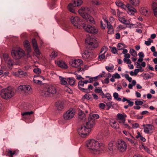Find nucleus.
<instances>
[{"label":"nucleus","mask_w":157,"mask_h":157,"mask_svg":"<svg viewBox=\"0 0 157 157\" xmlns=\"http://www.w3.org/2000/svg\"><path fill=\"white\" fill-rule=\"evenodd\" d=\"M86 146L88 149L91 151V152L94 154H98L102 151L104 148L102 143H100L98 141L92 139L87 141Z\"/></svg>","instance_id":"obj_1"},{"label":"nucleus","mask_w":157,"mask_h":157,"mask_svg":"<svg viewBox=\"0 0 157 157\" xmlns=\"http://www.w3.org/2000/svg\"><path fill=\"white\" fill-rule=\"evenodd\" d=\"M14 94V90L12 87H8L1 90L0 95L3 98L8 100L12 98Z\"/></svg>","instance_id":"obj_2"},{"label":"nucleus","mask_w":157,"mask_h":157,"mask_svg":"<svg viewBox=\"0 0 157 157\" xmlns=\"http://www.w3.org/2000/svg\"><path fill=\"white\" fill-rule=\"evenodd\" d=\"M56 86L53 85L48 86L46 88L42 91V94L45 97L51 96L56 94L57 93Z\"/></svg>","instance_id":"obj_3"},{"label":"nucleus","mask_w":157,"mask_h":157,"mask_svg":"<svg viewBox=\"0 0 157 157\" xmlns=\"http://www.w3.org/2000/svg\"><path fill=\"white\" fill-rule=\"evenodd\" d=\"M11 53L12 57L15 59H19L25 55L24 51L19 48L13 49Z\"/></svg>","instance_id":"obj_4"},{"label":"nucleus","mask_w":157,"mask_h":157,"mask_svg":"<svg viewBox=\"0 0 157 157\" xmlns=\"http://www.w3.org/2000/svg\"><path fill=\"white\" fill-rule=\"evenodd\" d=\"M85 41L86 43L90 46L92 48H95L98 46V44L94 36H87Z\"/></svg>","instance_id":"obj_5"},{"label":"nucleus","mask_w":157,"mask_h":157,"mask_svg":"<svg viewBox=\"0 0 157 157\" xmlns=\"http://www.w3.org/2000/svg\"><path fill=\"white\" fill-rule=\"evenodd\" d=\"M18 90L21 93L26 95L31 94L32 92L31 88L29 85H21L18 87Z\"/></svg>","instance_id":"obj_6"},{"label":"nucleus","mask_w":157,"mask_h":157,"mask_svg":"<svg viewBox=\"0 0 157 157\" xmlns=\"http://www.w3.org/2000/svg\"><path fill=\"white\" fill-rule=\"evenodd\" d=\"M91 129L87 127L86 125L82 126L78 129V132L79 135L82 137H85L88 135L90 132Z\"/></svg>","instance_id":"obj_7"},{"label":"nucleus","mask_w":157,"mask_h":157,"mask_svg":"<svg viewBox=\"0 0 157 157\" xmlns=\"http://www.w3.org/2000/svg\"><path fill=\"white\" fill-rule=\"evenodd\" d=\"M83 28L86 32L93 34H96L98 32V30L94 26L90 25H86L84 23L82 24L81 29Z\"/></svg>","instance_id":"obj_8"},{"label":"nucleus","mask_w":157,"mask_h":157,"mask_svg":"<svg viewBox=\"0 0 157 157\" xmlns=\"http://www.w3.org/2000/svg\"><path fill=\"white\" fill-rule=\"evenodd\" d=\"M71 21L73 25L78 29H81L82 23L79 18L76 16H72L71 18Z\"/></svg>","instance_id":"obj_9"},{"label":"nucleus","mask_w":157,"mask_h":157,"mask_svg":"<svg viewBox=\"0 0 157 157\" xmlns=\"http://www.w3.org/2000/svg\"><path fill=\"white\" fill-rule=\"evenodd\" d=\"M116 146L118 150L121 152L125 151L127 148V144L123 140L118 141L116 144Z\"/></svg>","instance_id":"obj_10"},{"label":"nucleus","mask_w":157,"mask_h":157,"mask_svg":"<svg viewBox=\"0 0 157 157\" xmlns=\"http://www.w3.org/2000/svg\"><path fill=\"white\" fill-rule=\"evenodd\" d=\"M89 11L90 9L87 7H82L78 11L79 13L83 18L86 17H87L89 16Z\"/></svg>","instance_id":"obj_11"},{"label":"nucleus","mask_w":157,"mask_h":157,"mask_svg":"<svg viewBox=\"0 0 157 157\" xmlns=\"http://www.w3.org/2000/svg\"><path fill=\"white\" fill-rule=\"evenodd\" d=\"M75 111L74 109H69L63 115L64 119L67 120L71 119L74 117Z\"/></svg>","instance_id":"obj_12"},{"label":"nucleus","mask_w":157,"mask_h":157,"mask_svg":"<svg viewBox=\"0 0 157 157\" xmlns=\"http://www.w3.org/2000/svg\"><path fill=\"white\" fill-rule=\"evenodd\" d=\"M4 59L9 67H12L14 64V61L10 57L8 54L4 53L3 54Z\"/></svg>","instance_id":"obj_13"},{"label":"nucleus","mask_w":157,"mask_h":157,"mask_svg":"<svg viewBox=\"0 0 157 157\" xmlns=\"http://www.w3.org/2000/svg\"><path fill=\"white\" fill-rule=\"evenodd\" d=\"M121 7L124 10H125L126 8H127L128 10L127 12L129 14H132V12L136 13L137 12L136 10L130 4L128 3L126 5H125L123 3V5Z\"/></svg>","instance_id":"obj_14"},{"label":"nucleus","mask_w":157,"mask_h":157,"mask_svg":"<svg viewBox=\"0 0 157 157\" xmlns=\"http://www.w3.org/2000/svg\"><path fill=\"white\" fill-rule=\"evenodd\" d=\"M82 56L85 59H91L95 58V55L92 52L85 51L84 53L82 54Z\"/></svg>","instance_id":"obj_15"},{"label":"nucleus","mask_w":157,"mask_h":157,"mask_svg":"<svg viewBox=\"0 0 157 157\" xmlns=\"http://www.w3.org/2000/svg\"><path fill=\"white\" fill-rule=\"evenodd\" d=\"M96 121V119H92L91 117H89L88 121L86 123V126L91 129V128L94 126Z\"/></svg>","instance_id":"obj_16"},{"label":"nucleus","mask_w":157,"mask_h":157,"mask_svg":"<svg viewBox=\"0 0 157 157\" xmlns=\"http://www.w3.org/2000/svg\"><path fill=\"white\" fill-rule=\"evenodd\" d=\"M83 63V61L80 59H75L72 62L71 65L73 67H78Z\"/></svg>","instance_id":"obj_17"},{"label":"nucleus","mask_w":157,"mask_h":157,"mask_svg":"<svg viewBox=\"0 0 157 157\" xmlns=\"http://www.w3.org/2000/svg\"><path fill=\"white\" fill-rule=\"evenodd\" d=\"M84 84L82 81H79L78 82V89L83 92H88L89 90L88 89H86V88H82V87H84Z\"/></svg>","instance_id":"obj_18"},{"label":"nucleus","mask_w":157,"mask_h":157,"mask_svg":"<svg viewBox=\"0 0 157 157\" xmlns=\"http://www.w3.org/2000/svg\"><path fill=\"white\" fill-rule=\"evenodd\" d=\"M23 44L27 52L28 53L31 52L32 49L29 41L28 40H25L23 42Z\"/></svg>","instance_id":"obj_19"},{"label":"nucleus","mask_w":157,"mask_h":157,"mask_svg":"<svg viewBox=\"0 0 157 157\" xmlns=\"http://www.w3.org/2000/svg\"><path fill=\"white\" fill-rule=\"evenodd\" d=\"M116 144V142L114 141H111L109 143L108 147L110 151L112 152L115 149Z\"/></svg>","instance_id":"obj_20"},{"label":"nucleus","mask_w":157,"mask_h":157,"mask_svg":"<svg viewBox=\"0 0 157 157\" xmlns=\"http://www.w3.org/2000/svg\"><path fill=\"white\" fill-rule=\"evenodd\" d=\"M144 126V132L145 133H150L152 130V127L150 124L143 125Z\"/></svg>","instance_id":"obj_21"},{"label":"nucleus","mask_w":157,"mask_h":157,"mask_svg":"<svg viewBox=\"0 0 157 157\" xmlns=\"http://www.w3.org/2000/svg\"><path fill=\"white\" fill-rule=\"evenodd\" d=\"M78 119L82 120H85V114L82 111L79 109L78 112Z\"/></svg>","instance_id":"obj_22"},{"label":"nucleus","mask_w":157,"mask_h":157,"mask_svg":"<svg viewBox=\"0 0 157 157\" xmlns=\"http://www.w3.org/2000/svg\"><path fill=\"white\" fill-rule=\"evenodd\" d=\"M64 102L61 100L58 101L55 103V106L57 108H63L64 106Z\"/></svg>","instance_id":"obj_23"},{"label":"nucleus","mask_w":157,"mask_h":157,"mask_svg":"<svg viewBox=\"0 0 157 157\" xmlns=\"http://www.w3.org/2000/svg\"><path fill=\"white\" fill-rule=\"evenodd\" d=\"M57 64L58 66L62 68H67L66 64L63 61H58L57 62Z\"/></svg>","instance_id":"obj_24"},{"label":"nucleus","mask_w":157,"mask_h":157,"mask_svg":"<svg viewBox=\"0 0 157 157\" xmlns=\"http://www.w3.org/2000/svg\"><path fill=\"white\" fill-rule=\"evenodd\" d=\"M75 6L74 3L73 4L70 3L68 5L67 8L70 11L73 13H75L74 9V7Z\"/></svg>","instance_id":"obj_25"},{"label":"nucleus","mask_w":157,"mask_h":157,"mask_svg":"<svg viewBox=\"0 0 157 157\" xmlns=\"http://www.w3.org/2000/svg\"><path fill=\"white\" fill-rule=\"evenodd\" d=\"M19 107L21 108H31V105L25 102H22L19 104Z\"/></svg>","instance_id":"obj_26"},{"label":"nucleus","mask_w":157,"mask_h":157,"mask_svg":"<svg viewBox=\"0 0 157 157\" xmlns=\"http://www.w3.org/2000/svg\"><path fill=\"white\" fill-rule=\"evenodd\" d=\"M130 3L135 6H138L140 3V0H129Z\"/></svg>","instance_id":"obj_27"},{"label":"nucleus","mask_w":157,"mask_h":157,"mask_svg":"<svg viewBox=\"0 0 157 157\" xmlns=\"http://www.w3.org/2000/svg\"><path fill=\"white\" fill-rule=\"evenodd\" d=\"M84 18L87 21H89L90 22L93 24H94L95 23V21H94V18L92 17H91L90 14L88 17H84Z\"/></svg>","instance_id":"obj_28"},{"label":"nucleus","mask_w":157,"mask_h":157,"mask_svg":"<svg viewBox=\"0 0 157 157\" xmlns=\"http://www.w3.org/2000/svg\"><path fill=\"white\" fill-rule=\"evenodd\" d=\"M59 78L60 81V83L62 85H66L67 83L66 81V78L61 76H59Z\"/></svg>","instance_id":"obj_29"},{"label":"nucleus","mask_w":157,"mask_h":157,"mask_svg":"<svg viewBox=\"0 0 157 157\" xmlns=\"http://www.w3.org/2000/svg\"><path fill=\"white\" fill-rule=\"evenodd\" d=\"M140 11L141 14L145 16L147 15L148 12L147 10L144 8H140Z\"/></svg>","instance_id":"obj_30"},{"label":"nucleus","mask_w":157,"mask_h":157,"mask_svg":"<svg viewBox=\"0 0 157 157\" xmlns=\"http://www.w3.org/2000/svg\"><path fill=\"white\" fill-rule=\"evenodd\" d=\"M119 20L122 23L126 25H128L130 24L129 21L126 20L124 18H120L119 19Z\"/></svg>","instance_id":"obj_31"},{"label":"nucleus","mask_w":157,"mask_h":157,"mask_svg":"<svg viewBox=\"0 0 157 157\" xmlns=\"http://www.w3.org/2000/svg\"><path fill=\"white\" fill-rule=\"evenodd\" d=\"M69 80V84L71 86L73 85L75 82V80L73 78H67Z\"/></svg>","instance_id":"obj_32"},{"label":"nucleus","mask_w":157,"mask_h":157,"mask_svg":"<svg viewBox=\"0 0 157 157\" xmlns=\"http://www.w3.org/2000/svg\"><path fill=\"white\" fill-rule=\"evenodd\" d=\"M82 0H75L74 2V6H80L82 4Z\"/></svg>","instance_id":"obj_33"},{"label":"nucleus","mask_w":157,"mask_h":157,"mask_svg":"<svg viewBox=\"0 0 157 157\" xmlns=\"http://www.w3.org/2000/svg\"><path fill=\"white\" fill-rule=\"evenodd\" d=\"M110 125L113 128L115 129L117 128V122L113 120H111L109 123Z\"/></svg>","instance_id":"obj_34"},{"label":"nucleus","mask_w":157,"mask_h":157,"mask_svg":"<svg viewBox=\"0 0 157 157\" xmlns=\"http://www.w3.org/2000/svg\"><path fill=\"white\" fill-rule=\"evenodd\" d=\"M143 102L141 101H136L135 102V104L137 105L136 106H134L133 108H140V107L138 105H141L143 104Z\"/></svg>","instance_id":"obj_35"},{"label":"nucleus","mask_w":157,"mask_h":157,"mask_svg":"<svg viewBox=\"0 0 157 157\" xmlns=\"http://www.w3.org/2000/svg\"><path fill=\"white\" fill-rule=\"evenodd\" d=\"M33 81L34 83L37 84L41 85L42 84V82L40 81L39 78L34 77Z\"/></svg>","instance_id":"obj_36"},{"label":"nucleus","mask_w":157,"mask_h":157,"mask_svg":"<svg viewBox=\"0 0 157 157\" xmlns=\"http://www.w3.org/2000/svg\"><path fill=\"white\" fill-rule=\"evenodd\" d=\"M129 52L131 55L133 57L136 56L137 55L136 52L133 49H130Z\"/></svg>","instance_id":"obj_37"},{"label":"nucleus","mask_w":157,"mask_h":157,"mask_svg":"<svg viewBox=\"0 0 157 157\" xmlns=\"http://www.w3.org/2000/svg\"><path fill=\"white\" fill-rule=\"evenodd\" d=\"M98 76H96L94 77H90V78L89 79L90 83L96 81L98 80Z\"/></svg>","instance_id":"obj_38"},{"label":"nucleus","mask_w":157,"mask_h":157,"mask_svg":"<svg viewBox=\"0 0 157 157\" xmlns=\"http://www.w3.org/2000/svg\"><path fill=\"white\" fill-rule=\"evenodd\" d=\"M106 69L109 72H112L114 68V66L112 65L111 67L106 66L105 67Z\"/></svg>","instance_id":"obj_39"},{"label":"nucleus","mask_w":157,"mask_h":157,"mask_svg":"<svg viewBox=\"0 0 157 157\" xmlns=\"http://www.w3.org/2000/svg\"><path fill=\"white\" fill-rule=\"evenodd\" d=\"M32 44L33 45V48L38 47L37 41L35 39H33L32 40Z\"/></svg>","instance_id":"obj_40"},{"label":"nucleus","mask_w":157,"mask_h":157,"mask_svg":"<svg viewBox=\"0 0 157 157\" xmlns=\"http://www.w3.org/2000/svg\"><path fill=\"white\" fill-rule=\"evenodd\" d=\"M89 117H91L92 118L95 119H98L99 117V116L98 114H92L90 115Z\"/></svg>","instance_id":"obj_41"},{"label":"nucleus","mask_w":157,"mask_h":157,"mask_svg":"<svg viewBox=\"0 0 157 157\" xmlns=\"http://www.w3.org/2000/svg\"><path fill=\"white\" fill-rule=\"evenodd\" d=\"M117 117L119 120H122L123 119H125L124 118L126 117V115H123L121 114H118Z\"/></svg>","instance_id":"obj_42"},{"label":"nucleus","mask_w":157,"mask_h":157,"mask_svg":"<svg viewBox=\"0 0 157 157\" xmlns=\"http://www.w3.org/2000/svg\"><path fill=\"white\" fill-rule=\"evenodd\" d=\"M153 42V40L150 38L148 39L147 41H145V44L147 46H149L151 45V43Z\"/></svg>","instance_id":"obj_43"},{"label":"nucleus","mask_w":157,"mask_h":157,"mask_svg":"<svg viewBox=\"0 0 157 157\" xmlns=\"http://www.w3.org/2000/svg\"><path fill=\"white\" fill-rule=\"evenodd\" d=\"M124 76L125 78L129 81V82H131L132 78L129 77L128 74H125L124 75Z\"/></svg>","instance_id":"obj_44"},{"label":"nucleus","mask_w":157,"mask_h":157,"mask_svg":"<svg viewBox=\"0 0 157 157\" xmlns=\"http://www.w3.org/2000/svg\"><path fill=\"white\" fill-rule=\"evenodd\" d=\"M33 112L32 111H31L30 112H26L22 114V115L23 116H27V115H29L31 114H33Z\"/></svg>","instance_id":"obj_45"},{"label":"nucleus","mask_w":157,"mask_h":157,"mask_svg":"<svg viewBox=\"0 0 157 157\" xmlns=\"http://www.w3.org/2000/svg\"><path fill=\"white\" fill-rule=\"evenodd\" d=\"M102 90L101 88V87H96L95 88L94 91L95 93H99Z\"/></svg>","instance_id":"obj_46"},{"label":"nucleus","mask_w":157,"mask_h":157,"mask_svg":"<svg viewBox=\"0 0 157 157\" xmlns=\"http://www.w3.org/2000/svg\"><path fill=\"white\" fill-rule=\"evenodd\" d=\"M64 90L69 93L71 94L73 93L71 89L67 86L64 87Z\"/></svg>","instance_id":"obj_47"},{"label":"nucleus","mask_w":157,"mask_h":157,"mask_svg":"<svg viewBox=\"0 0 157 157\" xmlns=\"http://www.w3.org/2000/svg\"><path fill=\"white\" fill-rule=\"evenodd\" d=\"M83 98H86L88 100H90L91 99V95L88 94H86L83 96Z\"/></svg>","instance_id":"obj_48"},{"label":"nucleus","mask_w":157,"mask_h":157,"mask_svg":"<svg viewBox=\"0 0 157 157\" xmlns=\"http://www.w3.org/2000/svg\"><path fill=\"white\" fill-rule=\"evenodd\" d=\"M33 49L37 55H40V52L39 49L38 47L34 48Z\"/></svg>","instance_id":"obj_49"},{"label":"nucleus","mask_w":157,"mask_h":157,"mask_svg":"<svg viewBox=\"0 0 157 157\" xmlns=\"http://www.w3.org/2000/svg\"><path fill=\"white\" fill-rule=\"evenodd\" d=\"M33 71L36 74H39L41 72V70L39 68H35L33 70Z\"/></svg>","instance_id":"obj_50"},{"label":"nucleus","mask_w":157,"mask_h":157,"mask_svg":"<svg viewBox=\"0 0 157 157\" xmlns=\"http://www.w3.org/2000/svg\"><path fill=\"white\" fill-rule=\"evenodd\" d=\"M118 50H122L124 48L123 45L122 44L119 43L117 46Z\"/></svg>","instance_id":"obj_51"},{"label":"nucleus","mask_w":157,"mask_h":157,"mask_svg":"<svg viewBox=\"0 0 157 157\" xmlns=\"http://www.w3.org/2000/svg\"><path fill=\"white\" fill-rule=\"evenodd\" d=\"M107 48L105 46L103 47V48L101 49L100 54L103 52V53H105V52L107 51Z\"/></svg>","instance_id":"obj_52"},{"label":"nucleus","mask_w":157,"mask_h":157,"mask_svg":"<svg viewBox=\"0 0 157 157\" xmlns=\"http://www.w3.org/2000/svg\"><path fill=\"white\" fill-rule=\"evenodd\" d=\"M112 76L113 77H114L115 78L119 79L121 78L120 75L118 73H116L115 74H113Z\"/></svg>","instance_id":"obj_53"},{"label":"nucleus","mask_w":157,"mask_h":157,"mask_svg":"<svg viewBox=\"0 0 157 157\" xmlns=\"http://www.w3.org/2000/svg\"><path fill=\"white\" fill-rule=\"evenodd\" d=\"M18 72L19 75L23 76H25L27 75V73L22 71H19Z\"/></svg>","instance_id":"obj_54"},{"label":"nucleus","mask_w":157,"mask_h":157,"mask_svg":"<svg viewBox=\"0 0 157 157\" xmlns=\"http://www.w3.org/2000/svg\"><path fill=\"white\" fill-rule=\"evenodd\" d=\"M57 56V53L55 52H52L51 55V56L52 58H55Z\"/></svg>","instance_id":"obj_55"},{"label":"nucleus","mask_w":157,"mask_h":157,"mask_svg":"<svg viewBox=\"0 0 157 157\" xmlns=\"http://www.w3.org/2000/svg\"><path fill=\"white\" fill-rule=\"evenodd\" d=\"M104 53L100 55L99 56L98 58L100 60H101L105 58V55Z\"/></svg>","instance_id":"obj_56"},{"label":"nucleus","mask_w":157,"mask_h":157,"mask_svg":"<svg viewBox=\"0 0 157 157\" xmlns=\"http://www.w3.org/2000/svg\"><path fill=\"white\" fill-rule=\"evenodd\" d=\"M109 29L107 32L108 34H111L114 33V30L113 29V28L109 29Z\"/></svg>","instance_id":"obj_57"},{"label":"nucleus","mask_w":157,"mask_h":157,"mask_svg":"<svg viewBox=\"0 0 157 157\" xmlns=\"http://www.w3.org/2000/svg\"><path fill=\"white\" fill-rule=\"evenodd\" d=\"M107 28L108 29H111V28H113V26L112 25H111L110 23L107 21Z\"/></svg>","instance_id":"obj_58"},{"label":"nucleus","mask_w":157,"mask_h":157,"mask_svg":"<svg viewBox=\"0 0 157 157\" xmlns=\"http://www.w3.org/2000/svg\"><path fill=\"white\" fill-rule=\"evenodd\" d=\"M111 51L112 52L113 54H116L117 52V50L115 47L112 48L111 49Z\"/></svg>","instance_id":"obj_59"},{"label":"nucleus","mask_w":157,"mask_h":157,"mask_svg":"<svg viewBox=\"0 0 157 157\" xmlns=\"http://www.w3.org/2000/svg\"><path fill=\"white\" fill-rule=\"evenodd\" d=\"M152 8L153 10L157 9V3L155 2H153L152 4Z\"/></svg>","instance_id":"obj_60"},{"label":"nucleus","mask_w":157,"mask_h":157,"mask_svg":"<svg viewBox=\"0 0 157 157\" xmlns=\"http://www.w3.org/2000/svg\"><path fill=\"white\" fill-rule=\"evenodd\" d=\"M105 97L106 98L110 100L111 99L112 97L110 94L109 93L106 94Z\"/></svg>","instance_id":"obj_61"},{"label":"nucleus","mask_w":157,"mask_h":157,"mask_svg":"<svg viewBox=\"0 0 157 157\" xmlns=\"http://www.w3.org/2000/svg\"><path fill=\"white\" fill-rule=\"evenodd\" d=\"M92 4L94 5H100L101 4V3L98 1H92Z\"/></svg>","instance_id":"obj_62"},{"label":"nucleus","mask_w":157,"mask_h":157,"mask_svg":"<svg viewBox=\"0 0 157 157\" xmlns=\"http://www.w3.org/2000/svg\"><path fill=\"white\" fill-rule=\"evenodd\" d=\"M116 5L118 7H121L123 5V3L120 1H117L116 2Z\"/></svg>","instance_id":"obj_63"},{"label":"nucleus","mask_w":157,"mask_h":157,"mask_svg":"<svg viewBox=\"0 0 157 157\" xmlns=\"http://www.w3.org/2000/svg\"><path fill=\"white\" fill-rule=\"evenodd\" d=\"M144 149L148 153H150L151 151L146 146H143Z\"/></svg>","instance_id":"obj_64"}]
</instances>
